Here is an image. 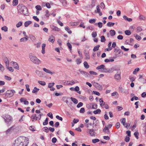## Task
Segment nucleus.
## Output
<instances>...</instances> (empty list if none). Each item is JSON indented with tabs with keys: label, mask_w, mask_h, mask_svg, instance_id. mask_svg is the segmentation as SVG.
<instances>
[{
	"label": "nucleus",
	"mask_w": 146,
	"mask_h": 146,
	"mask_svg": "<svg viewBox=\"0 0 146 146\" xmlns=\"http://www.w3.org/2000/svg\"><path fill=\"white\" fill-rule=\"evenodd\" d=\"M29 143L28 139L24 136H20L14 141L13 146H27Z\"/></svg>",
	"instance_id": "nucleus-1"
},
{
	"label": "nucleus",
	"mask_w": 146,
	"mask_h": 146,
	"mask_svg": "<svg viewBox=\"0 0 146 146\" xmlns=\"http://www.w3.org/2000/svg\"><path fill=\"white\" fill-rule=\"evenodd\" d=\"M18 13L27 16L29 15L28 11L27 8L23 5H19L17 6Z\"/></svg>",
	"instance_id": "nucleus-2"
},
{
	"label": "nucleus",
	"mask_w": 146,
	"mask_h": 146,
	"mask_svg": "<svg viewBox=\"0 0 146 146\" xmlns=\"http://www.w3.org/2000/svg\"><path fill=\"white\" fill-rule=\"evenodd\" d=\"M29 57L30 60L33 63L39 64L41 63V61L33 54L30 53L29 54Z\"/></svg>",
	"instance_id": "nucleus-3"
},
{
	"label": "nucleus",
	"mask_w": 146,
	"mask_h": 146,
	"mask_svg": "<svg viewBox=\"0 0 146 146\" xmlns=\"http://www.w3.org/2000/svg\"><path fill=\"white\" fill-rule=\"evenodd\" d=\"M4 121L7 126H10L13 121V117L10 115L7 114L3 117Z\"/></svg>",
	"instance_id": "nucleus-4"
},
{
	"label": "nucleus",
	"mask_w": 146,
	"mask_h": 146,
	"mask_svg": "<svg viewBox=\"0 0 146 146\" xmlns=\"http://www.w3.org/2000/svg\"><path fill=\"white\" fill-rule=\"evenodd\" d=\"M15 93V91L13 90H8L5 94L8 97L11 98L13 96L14 94Z\"/></svg>",
	"instance_id": "nucleus-5"
},
{
	"label": "nucleus",
	"mask_w": 146,
	"mask_h": 146,
	"mask_svg": "<svg viewBox=\"0 0 146 146\" xmlns=\"http://www.w3.org/2000/svg\"><path fill=\"white\" fill-rule=\"evenodd\" d=\"M87 131L90 136H95L96 133L93 129H88Z\"/></svg>",
	"instance_id": "nucleus-6"
},
{
	"label": "nucleus",
	"mask_w": 146,
	"mask_h": 146,
	"mask_svg": "<svg viewBox=\"0 0 146 146\" xmlns=\"http://www.w3.org/2000/svg\"><path fill=\"white\" fill-rule=\"evenodd\" d=\"M94 86L97 89L100 90H102L103 89L102 86L98 83L94 82Z\"/></svg>",
	"instance_id": "nucleus-7"
},
{
	"label": "nucleus",
	"mask_w": 146,
	"mask_h": 146,
	"mask_svg": "<svg viewBox=\"0 0 146 146\" xmlns=\"http://www.w3.org/2000/svg\"><path fill=\"white\" fill-rule=\"evenodd\" d=\"M3 60L6 66L8 67L9 65V61L8 59L6 57L3 58Z\"/></svg>",
	"instance_id": "nucleus-8"
},
{
	"label": "nucleus",
	"mask_w": 146,
	"mask_h": 146,
	"mask_svg": "<svg viewBox=\"0 0 146 146\" xmlns=\"http://www.w3.org/2000/svg\"><path fill=\"white\" fill-rule=\"evenodd\" d=\"M96 10L94 11V12L96 13H98L100 16L102 15V12L100 11V8L99 5H98L96 6Z\"/></svg>",
	"instance_id": "nucleus-9"
},
{
	"label": "nucleus",
	"mask_w": 146,
	"mask_h": 146,
	"mask_svg": "<svg viewBox=\"0 0 146 146\" xmlns=\"http://www.w3.org/2000/svg\"><path fill=\"white\" fill-rule=\"evenodd\" d=\"M84 54L85 56H86V59H89L90 58L89 55V52L88 51H86L85 50H84Z\"/></svg>",
	"instance_id": "nucleus-10"
},
{
	"label": "nucleus",
	"mask_w": 146,
	"mask_h": 146,
	"mask_svg": "<svg viewBox=\"0 0 146 146\" xmlns=\"http://www.w3.org/2000/svg\"><path fill=\"white\" fill-rule=\"evenodd\" d=\"M50 27L52 30L54 31H58L60 30V29L59 28L53 25H51Z\"/></svg>",
	"instance_id": "nucleus-11"
},
{
	"label": "nucleus",
	"mask_w": 146,
	"mask_h": 146,
	"mask_svg": "<svg viewBox=\"0 0 146 146\" xmlns=\"http://www.w3.org/2000/svg\"><path fill=\"white\" fill-rule=\"evenodd\" d=\"M121 73L120 72L116 74L114 76L116 80H119L121 78L120 76Z\"/></svg>",
	"instance_id": "nucleus-12"
},
{
	"label": "nucleus",
	"mask_w": 146,
	"mask_h": 146,
	"mask_svg": "<svg viewBox=\"0 0 146 146\" xmlns=\"http://www.w3.org/2000/svg\"><path fill=\"white\" fill-rule=\"evenodd\" d=\"M103 131L107 134H109L110 132L108 127L106 126H105L103 130Z\"/></svg>",
	"instance_id": "nucleus-13"
},
{
	"label": "nucleus",
	"mask_w": 146,
	"mask_h": 146,
	"mask_svg": "<svg viewBox=\"0 0 146 146\" xmlns=\"http://www.w3.org/2000/svg\"><path fill=\"white\" fill-rule=\"evenodd\" d=\"M13 66L15 68L19 70V68L18 65V64L15 62H13Z\"/></svg>",
	"instance_id": "nucleus-14"
},
{
	"label": "nucleus",
	"mask_w": 146,
	"mask_h": 146,
	"mask_svg": "<svg viewBox=\"0 0 146 146\" xmlns=\"http://www.w3.org/2000/svg\"><path fill=\"white\" fill-rule=\"evenodd\" d=\"M36 74L39 77H42L43 75L42 72L38 70H36L35 71Z\"/></svg>",
	"instance_id": "nucleus-15"
},
{
	"label": "nucleus",
	"mask_w": 146,
	"mask_h": 146,
	"mask_svg": "<svg viewBox=\"0 0 146 146\" xmlns=\"http://www.w3.org/2000/svg\"><path fill=\"white\" fill-rule=\"evenodd\" d=\"M65 85H73L72 81V80L71 81H66L64 83Z\"/></svg>",
	"instance_id": "nucleus-16"
},
{
	"label": "nucleus",
	"mask_w": 146,
	"mask_h": 146,
	"mask_svg": "<svg viewBox=\"0 0 146 146\" xmlns=\"http://www.w3.org/2000/svg\"><path fill=\"white\" fill-rule=\"evenodd\" d=\"M31 118L33 119V121H36L38 117L36 116V114H33L32 115Z\"/></svg>",
	"instance_id": "nucleus-17"
},
{
	"label": "nucleus",
	"mask_w": 146,
	"mask_h": 146,
	"mask_svg": "<svg viewBox=\"0 0 146 146\" xmlns=\"http://www.w3.org/2000/svg\"><path fill=\"white\" fill-rule=\"evenodd\" d=\"M79 71L81 73V74H82L84 75L85 76H86L88 77V76L89 75V74L88 73L84 71H83L81 70H79Z\"/></svg>",
	"instance_id": "nucleus-18"
},
{
	"label": "nucleus",
	"mask_w": 146,
	"mask_h": 146,
	"mask_svg": "<svg viewBox=\"0 0 146 146\" xmlns=\"http://www.w3.org/2000/svg\"><path fill=\"white\" fill-rule=\"evenodd\" d=\"M48 40L50 42H51L52 43L54 42L55 41V38L52 35L50 36L49 38L48 39Z\"/></svg>",
	"instance_id": "nucleus-19"
},
{
	"label": "nucleus",
	"mask_w": 146,
	"mask_h": 146,
	"mask_svg": "<svg viewBox=\"0 0 146 146\" xmlns=\"http://www.w3.org/2000/svg\"><path fill=\"white\" fill-rule=\"evenodd\" d=\"M46 46V44L44 43L42 44V53L43 54H44L45 53V47Z\"/></svg>",
	"instance_id": "nucleus-20"
},
{
	"label": "nucleus",
	"mask_w": 146,
	"mask_h": 146,
	"mask_svg": "<svg viewBox=\"0 0 146 146\" xmlns=\"http://www.w3.org/2000/svg\"><path fill=\"white\" fill-rule=\"evenodd\" d=\"M43 70L44 72L46 73L50 74L51 75H52L53 74V73L51 72L50 70L47 69L45 68H43Z\"/></svg>",
	"instance_id": "nucleus-21"
},
{
	"label": "nucleus",
	"mask_w": 146,
	"mask_h": 146,
	"mask_svg": "<svg viewBox=\"0 0 146 146\" xmlns=\"http://www.w3.org/2000/svg\"><path fill=\"white\" fill-rule=\"evenodd\" d=\"M105 65L104 64H102L100 66H98L96 67V69L97 70H103L105 67Z\"/></svg>",
	"instance_id": "nucleus-22"
},
{
	"label": "nucleus",
	"mask_w": 146,
	"mask_h": 146,
	"mask_svg": "<svg viewBox=\"0 0 146 146\" xmlns=\"http://www.w3.org/2000/svg\"><path fill=\"white\" fill-rule=\"evenodd\" d=\"M101 71L103 72L107 73L109 72L110 70L109 69L106 68L105 67L103 70H101Z\"/></svg>",
	"instance_id": "nucleus-23"
},
{
	"label": "nucleus",
	"mask_w": 146,
	"mask_h": 146,
	"mask_svg": "<svg viewBox=\"0 0 146 146\" xmlns=\"http://www.w3.org/2000/svg\"><path fill=\"white\" fill-rule=\"evenodd\" d=\"M32 22L31 21H27L24 23L25 26L26 27H28L29 25L32 23Z\"/></svg>",
	"instance_id": "nucleus-24"
},
{
	"label": "nucleus",
	"mask_w": 146,
	"mask_h": 146,
	"mask_svg": "<svg viewBox=\"0 0 146 146\" xmlns=\"http://www.w3.org/2000/svg\"><path fill=\"white\" fill-rule=\"evenodd\" d=\"M70 99L74 104H76L78 103V101L76 98L71 97L70 98Z\"/></svg>",
	"instance_id": "nucleus-25"
},
{
	"label": "nucleus",
	"mask_w": 146,
	"mask_h": 146,
	"mask_svg": "<svg viewBox=\"0 0 146 146\" xmlns=\"http://www.w3.org/2000/svg\"><path fill=\"white\" fill-rule=\"evenodd\" d=\"M39 88H37L36 87H35L33 90L32 93H36L39 90Z\"/></svg>",
	"instance_id": "nucleus-26"
},
{
	"label": "nucleus",
	"mask_w": 146,
	"mask_h": 146,
	"mask_svg": "<svg viewBox=\"0 0 146 146\" xmlns=\"http://www.w3.org/2000/svg\"><path fill=\"white\" fill-rule=\"evenodd\" d=\"M13 127L12 126L11 127H10L6 131H5V133L6 134H8V133H10L11 132V131L13 129Z\"/></svg>",
	"instance_id": "nucleus-27"
},
{
	"label": "nucleus",
	"mask_w": 146,
	"mask_h": 146,
	"mask_svg": "<svg viewBox=\"0 0 146 146\" xmlns=\"http://www.w3.org/2000/svg\"><path fill=\"white\" fill-rule=\"evenodd\" d=\"M68 97H67L64 96L62 97V100L63 101L67 104L68 103Z\"/></svg>",
	"instance_id": "nucleus-28"
},
{
	"label": "nucleus",
	"mask_w": 146,
	"mask_h": 146,
	"mask_svg": "<svg viewBox=\"0 0 146 146\" xmlns=\"http://www.w3.org/2000/svg\"><path fill=\"white\" fill-rule=\"evenodd\" d=\"M101 112V110L99 109H98L96 110H94L93 111L94 113L95 114H100Z\"/></svg>",
	"instance_id": "nucleus-29"
},
{
	"label": "nucleus",
	"mask_w": 146,
	"mask_h": 146,
	"mask_svg": "<svg viewBox=\"0 0 146 146\" xmlns=\"http://www.w3.org/2000/svg\"><path fill=\"white\" fill-rule=\"evenodd\" d=\"M110 35L111 36H113L115 34V31L113 30H111L110 31Z\"/></svg>",
	"instance_id": "nucleus-30"
},
{
	"label": "nucleus",
	"mask_w": 146,
	"mask_h": 146,
	"mask_svg": "<svg viewBox=\"0 0 146 146\" xmlns=\"http://www.w3.org/2000/svg\"><path fill=\"white\" fill-rule=\"evenodd\" d=\"M65 30L69 34L72 33V31L70 30V29L68 27H66L65 28Z\"/></svg>",
	"instance_id": "nucleus-31"
},
{
	"label": "nucleus",
	"mask_w": 146,
	"mask_h": 146,
	"mask_svg": "<svg viewBox=\"0 0 146 146\" xmlns=\"http://www.w3.org/2000/svg\"><path fill=\"white\" fill-rule=\"evenodd\" d=\"M28 37H24L20 39V41L21 42H23L24 41H26L28 39Z\"/></svg>",
	"instance_id": "nucleus-32"
},
{
	"label": "nucleus",
	"mask_w": 146,
	"mask_h": 146,
	"mask_svg": "<svg viewBox=\"0 0 146 146\" xmlns=\"http://www.w3.org/2000/svg\"><path fill=\"white\" fill-rule=\"evenodd\" d=\"M29 37L32 41H35L36 39L35 37L32 34L29 35Z\"/></svg>",
	"instance_id": "nucleus-33"
},
{
	"label": "nucleus",
	"mask_w": 146,
	"mask_h": 146,
	"mask_svg": "<svg viewBox=\"0 0 146 146\" xmlns=\"http://www.w3.org/2000/svg\"><path fill=\"white\" fill-rule=\"evenodd\" d=\"M134 135L137 139H138L139 133L138 132L136 131L134 133Z\"/></svg>",
	"instance_id": "nucleus-34"
},
{
	"label": "nucleus",
	"mask_w": 146,
	"mask_h": 146,
	"mask_svg": "<svg viewBox=\"0 0 146 146\" xmlns=\"http://www.w3.org/2000/svg\"><path fill=\"white\" fill-rule=\"evenodd\" d=\"M100 46V45H99L95 46L93 50L94 51H96L98 50H99V48Z\"/></svg>",
	"instance_id": "nucleus-35"
},
{
	"label": "nucleus",
	"mask_w": 146,
	"mask_h": 146,
	"mask_svg": "<svg viewBox=\"0 0 146 146\" xmlns=\"http://www.w3.org/2000/svg\"><path fill=\"white\" fill-rule=\"evenodd\" d=\"M38 83L41 85L43 86H45L46 84L45 82L43 81H38Z\"/></svg>",
	"instance_id": "nucleus-36"
},
{
	"label": "nucleus",
	"mask_w": 146,
	"mask_h": 146,
	"mask_svg": "<svg viewBox=\"0 0 146 146\" xmlns=\"http://www.w3.org/2000/svg\"><path fill=\"white\" fill-rule=\"evenodd\" d=\"M114 61V60L113 59H105L104 61L106 62H113Z\"/></svg>",
	"instance_id": "nucleus-37"
},
{
	"label": "nucleus",
	"mask_w": 146,
	"mask_h": 146,
	"mask_svg": "<svg viewBox=\"0 0 146 146\" xmlns=\"http://www.w3.org/2000/svg\"><path fill=\"white\" fill-rule=\"evenodd\" d=\"M84 66L85 68L87 69L89 68V66L88 65V63L86 61L84 62Z\"/></svg>",
	"instance_id": "nucleus-38"
},
{
	"label": "nucleus",
	"mask_w": 146,
	"mask_h": 146,
	"mask_svg": "<svg viewBox=\"0 0 146 146\" xmlns=\"http://www.w3.org/2000/svg\"><path fill=\"white\" fill-rule=\"evenodd\" d=\"M139 70V68H136L133 72V74H135Z\"/></svg>",
	"instance_id": "nucleus-39"
},
{
	"label": "nucleus",
	"mask_w": 146,
	"mask_h": 146,
	"mask_svg": "<svg viewBox=\"0 0 146 146\" xmlns=\"http://www.w3.org/2000/svg\"><path fill=\"white\" fill-rule=\"evenodd\" d=\"M115 24V23H112L111 22H108L107 24V25L108 26L110 27L111 26H113Z\"/></svg>",
	"instance_id": "nucleus-40"
},
{
	"label": "nucleus",
	"mask_w": 146,
	"mask_h": 146,
	"mask_svg": "<svg viewBox=\"0 0 146 146\" xmlns=\"http://www.w3.org/2000/svg\"><path fill=\"white\" fill-rule=\"evenodd\" d=\"M18 0H14L13 1V5L14 6H16L18 4Z\"/></svg>",
	"instance_id": "nucleus-41"
},
{
	"label": "nucleus",
	"mask_w": 146,
	"mask_h": 146,
	"mask_svg": "<svg viewBox=\"0 0 146 146\" xmlns=\"http://www.w3.org/2000/svg\"><path fill=\"white\" fill-rule=\"evenodd\" d=\"M2 31H4L5 32H7L8 30V28L6 26H4L2 27L1 29Z\"/></svg>",
	"instance_id": "nucleus-42"
},
{
	"label": "nucleus",
	"mask_w": 146,
	"mask_h": 146,
	"mask_svg": "<svg viewBox=\"0 0 146 146\" xmlns=\"http://www.w3.org/2000/svg\"><path fill=\"white\" fill-rule=\"evenodd\" d=\"M22 24H23L22 22L21 21H19L16 24V26L17 27V28H19V27H20V26H22Z\"/></svg>",
	"instance_id": "nucleus-43"
},
{
	"label": "nucleus",
	"mask_w": 146,
	"mask_h": 146,
	"mask_svg": "<svg viewBox=\"0 0 146 146\" xmlns=\"http://www.w3.org/2000/svg\"><path fill=\"white\" fill-rule=\"evenodd\" d=\"M135 36L136 39L138 40H140L141 39V37L140 36L137 34H136L135 35Z\"/></svg>",
	"instance_id": "nucleus-44"
},
{
	"label": "nucleus",
	"mask_w": 146,
	"mask_h": 146,
	"mask_svg": "<svg viewBox=\"0 0 146 146\" xmlns=\"http://www.w3.org/2000/svg\"><path fill=\"white\" fill-rule=\"evenodd\" d=\"M101 41L102 42H104L106 41V39L104 36H101Z\"/></svg>",
	"instance_id": "nucleus-45"
},
{
	"label": "nucleus",
	"mask_w": 146,
	"mask_h": 146,
	"mask_svg": "<svg viewBox=\"0 0 146 146\" xmlns=\"http://www.w3.org/2000/svg\"><path fill=\"white\" fill-rule=\"evenodd\" d=\"M92 141L93 143H95L97 142H99L100 140L98 139H92Z\"/></svg>",
	"instance_id": "nucleus-46"
},
{
	"label": "nucleus",
	"mask_w": 146,
	"mask_h": 146,
	"mask_svg": "<svg viewBox=\"0 0 146 146\" xmlns=\"http://www.w3.org/2000/svg\"><path fill=\"white\" fill-rule=\"evenodd\" d=\"M7 68L11 72H13L14 71V69L11 67H9V66H8V67L6 66Z\"/></svg>",
	"instance_id": "nucleus-47"
},
{
	"label": "nucleus",
	"mask_w": 146,
	"mask_h": 146,
	"mask_svg": "<svg viewBox=\"0 0 146 146\" xmlns=\"http://www.w3.org/2000/svg\"><path fill=\"white\" fill-rule=\"evenodd\" d=\"M139 81L143 84H145L146 83V79L143 78H142L140 80H139Z\"/></svg>",
	"instance_id": "nucleus-48"
},
{
	"label": "nucleus",
	"mask_w": 146,
	"mask_h": 146,
	"mask_svg": "<svg viewBox=\"0 0 146 146\" xmlns=\"http://www.w3.org/2000/svg\"><path fill=\"white\" fill-rule=\"evenodd\" d=\"M92 36L93 38H95L97 36V33L96 32H93L92 34Z\"/></svg>",
	"instance_id": "nucleus-49"
},
{
	"label": "nucleus",
	"mask_w": 146,
	"mask_h": 146,
	"mask_svg": "<svg viewBox=\"0 0 146 146\" xmlns=\"http://www.w3.org/2000/svg\"><path fill=\"white\" fill-rule=\"evenodd\" d=\"M54 82L49 83L48 84V87L49 88H51L54 85Z\"/></svg>",
	"instance_id": "nucleus-50"
},
{
	"label": "nucleus",
	"mask_w": 146,
	"mask_h": 146,
	"mask_svg": "<svg viewBox=\"0 0 146 146\" xmlns=\"http://www.w3.org/2000/svg\"><path fill=\"white\" fill-rule=\"evenodd\" d=\"M48 118L47 117L45 119V121L43 122V125H47L48 124Z\"/></svg>",
	"instance_id": "nucleus-51"
},
{
	"label": "nucleus",
	"mask_w": 146,
	"mask_h": 146,
	"mask_svg": "<svg viewBox=\"0 0 146 146\" xmlns=\"http://www.w3.org/2000/svg\"><path fill=\"white\" fill-rule=\"evenodd\" d=\"M35 8L37 10H41L42 8L39 5H37L35 6Z\"/></svg>",
	"instance_id": "nucleus-52"
},
{
	"label": "nucleus",
	"mask_w": 146,
	"mask_h": 146,
	"mask_svg": "<svg viewBox=\"0 0 146 146\" xmlns=\"http://www.w3.org/2000/svg\"><path fill=\"white\" fill-rule=\"evenodd\" d=\"M67 45L68 46L70 50H72V45L71 44L69 43L68 42L67 43Z\"/></svg>",
	"instance_id": "nucleus-53"
},
{
	"label": "nucleus",
	"mask_w": 146,
	"mask_h": 146,
	"mask_svg": "<svg viewBox=\"0 0 146 146\" xmlns=\"http://www.w3.org/2000/svg\"><path fill=\"white\" fill-rule=\"evenodd\" d=\"M64 5H66V0H59Z\"/></svg>",
	"instance_id": "nucleus-54"
},
{
	"label": "nucleus",
	"mask_w": 146,
	"mask_h": 146,
	"mask_svg": "<svg viewBox=\"0 0 146 146\" xmlns=\"http://www.w3.org/2000/svg\"><path fill=\"white\" fill-rule=\"evenodd\" d=\"M134 41V40L133 38H131L130 40V43L128 44L133 45V42Z\"/></svg>",
	"instance_id": "nucleus-55"
},
{
	"label": "nucleus",
	"mask_w": 146,
	"mask_h": 146,
	"mask_svg": "<svg viewBox=\"0 0 146 146\" xmlns=\"http://www.w3.org/2000/svg\"><path fill=\"white\" fill-rule=\"evenodd\" d=\"M96 19H90L89 20V22L91 23H94L96 22Z\"/></svg>",
	"instance_id": "nucleus-56"
},
{
	"label": "nucleus",
	"mask_w": 146,
	"mask_h": 146,
	"mask_svg": "<svg viewBox=\"0 0 146 146\" xmlns=\"http://www.w3.org/2000/svg\"><path fill=\"white\" fill-rule=\"evenodd\" d=\"M100 7L102 9H104V8L105 5L104 3H103L102 2L100 3Z\"/></svg>",
	"instance_id": "nucleus-57"
},
{
	"label": "nucleus",
	"mask_w": 146,
	"mask_h": 146,
	"mask_svg": "<svg viewBox=\"0 0 146 146\" xmlns=\"http://www.w3.org/2000/svg\"><path fill=\"white\" fill-rule=\"evenodd\" d=\"M76 63H77V64H80L82 62V60L80 58H78V59H77L76 60Z\"/></svg>",
	"instance_id": "nucleus-58"
},
{
	"label": "nucleus",
	"mask_w": 146,
	"mask_h": 146,
	"mask_svg": "<svg viewBox=\"0 0 146 146\" xmlns=\"http://www.w3.org/2000/svg\"><path fill=\"white\" fill-rule=\"evenodd\" d=\"M129 79L130 80V81L132 82L135 81V78H134L133 77H131V76H129Z\"/></svg>",
	"instance_id": "nucleus-59"
},
{
	"label": "nucleus",
	"mask_w": 146,
	"mask_h": 146,
	"mask_svg": "<svg viewBox=\"0 0 146 146\" xmlns=\"http://www.w3.org/2000/svg\"><path fill=\"white\" fill-rule=\"evenodd\" d=\"M103 106H104V108H105L106 109H108L109 108V106L107 104H105V102H104V104H103Z\"/></svg>",
	"instance_id": "nucleus-60"
},
{
	"label": "nucleus",
	"mask_w": 146,
	"mask_h": 146,
	"mask_svg": "<svg viewBox=\"0 0 146 146\" xmlns=\"http://www.w3.org/2000/svg\"><path fill=\"white\" fill-rule=\"evenodd\" d=\"M97 108V105L96 104H94L92 105V108L93 109H96Z\"/></svg>",
	"instance_id": "nucleus-61"
},
{
	"label": "nucleus",
	"mask_w": 146,
	"mask_h": 146,
	"mask_svg": "<svg viewBox=\"0 0 146 146\" xmlns=\"http://www.w3.org/2000/svg\"><path fill=\"white\" fill-rule=\"evenodd\" d=\"M91 74H93L94 75H97V73L94 71H90L89 72Z\"/></svg>",
	"instance_id": "nucleus-62"
},
{
	"label": "nucleus",
	"mask_w": 146,
	"mask_h": 146,
	"mask_svg": "<svg viewBox=\"0 0 146 146\" xmlns=\"http://www.w3.org/2000/svg\"><path fill=\"white\" fill-rule=\"evenodd\" d=\"M83 105V103L81 102H79L77 105V107L78 108H80L81 107H82Z\"/></svg>",
	"instance_id": "nucleus-63"
},
{
	"label": "nucleus",
	"mask_w": 146,
	"mask_h": 146,
	"mask_svg": "<svg viewBox=\"0 0 146 146\" xmlns=\"http://www.w3.org/2000/svg\"><path fill=\"white\" fill-rule=\"evenodd\" d=\"M57 22L61 26H63V23L60 21L59 20H57Z\"/></svg>",
	"instance_id": "nucleus-64"
}]
</instances>
